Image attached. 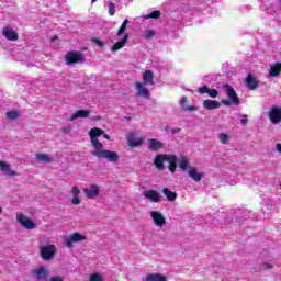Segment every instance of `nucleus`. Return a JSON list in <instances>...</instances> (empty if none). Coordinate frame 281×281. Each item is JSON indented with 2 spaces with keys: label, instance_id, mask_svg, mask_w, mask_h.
<instances>
[{
  "label": "nucleus",
  "instance_id": "11",
  "mask_svg": "<svg viewBox=\"0 0 281 281\" xmlns=\"http://www.w3.org/2000/svg\"><path fill=\"white\" fill-rule=\"evenodd\" d=\"M16 221L25 229H35L36 228V224L33 221H31L30 217H27L25 215H18Z\"/></svg>",
  "mask_w": 281,
  "mask_h": 281
},
{
  "label": "nucleus",
  "instance_id": "25",
  "mask_svg": "<svg viewBox=\"0 0 281 281\" xmlns=\"http://www.w3.org/2000/svg\"><path fill=\"white\" fill-rule=\"evenodd\" d=\"M144 281H168V277L160 273H150L145 277Z\"/></svg>",
  "mask_w": 281,
  "mask_h": 281
},
{
  "label": "nucleus",
  "instance_id": "32",
  "mask_svg": "<svg viewBox=\"0 0 281 281\" xmlns=\"http://www.w3.org/2000/svg\"><path fill=\"white\" fill-rule=\"evenodd\" d=\"M20 115H21V113H19V111H16V110L7 112L8 120H16V117H19Z\"/></svg>",
  "mask_w": 281,
  "mask_h": 281
},
{
  "label": "nucleus",
  "instance_id": "29",
  "mask_svg": "<svg viewBox=\"0 0 281 281\" xmlns=\"http://www.w3.org/2000/svg\"><path fill=\"white\" fill-rule=\"evenodd\" d=\"M162 194H165V196H166V199H168V201H175L177 199V193L172 192L168 188H165L162 190Z\"/></svg>",
  "mask_w": 281,
  "mask_h": 281
},
{
  "label": "nucleus",
  "instance_id": "42",
  "mask_svg": "<svg viewBox=\"0 0 281 281\" xmlns=\"http://www.w3.org/2000/svg\"><path fill=\"white\" fill-rule=\"evenodd\" d=\"M240 122H241L243 126H245V125L249 122V119H247V115H246V114H244V115L241 116Z\"/></svg>",
  "mask_w": 281,
  "mask_h": 281
},
{
  "label": "nucleus",
  "instance_id": "27",
  "mask_svg": "<svg viewBox=\"0 0 281 281\" xmlns=\"http://www.w3.org/2000/svg\"><path fill=\"white\" fill-rule=\"evenodd\" d=\"M36 159L40 164H52V158L47 154H37Z\"/></svg>",
  "mask_w": 281,
  "mask_h": 281
},
{
  "label": "nucleus",
  "instance_id": "1",
  "mask_svg": "<svg viewBox=\"0 0 281 281\" xmlns=\"http://www.w3.org/2000/svg\"><path fill=\"white\" fill-rule=\"evenodd\" d=\"M89 135L91 145L94 148V151L92 153L94 157H98V159H106V161H110L111 164H117V161H120V155L115 151L104 149V145L98 139V137L104 135V130L100 127L91 128Z\"/></svg>",
  "mask_w": 281,
  "mask_h": 281
},
{
  "label": "nucleus",
  "instance_id": "8",
  "mask_svg": "<svg viewBox=\"0 0 281 281\" xmlns=\"http://www.w3.org/2000/svg\"><path fill=\"white\" fill-rule=\"evenodd\" d=\"M268 117L272 124L281 123V106H272L268 112Z\"/></svg>",
  "mask_w": 281,
  "mask_h": 281
},
{
  "label": "nucleus",
  "instance_id": "26",
  "mask_svg": "<svg viewBox=\"0 0 281 281\" xmlns=\"http://www.w3.org/2000/svg\"><path fill=\"white\" fill-rule=\"evenodd\" d=\"M153 79H154L153 71L146 70L143 75L144 85H154Z\"/></svg>",
  "mask_w": 281,
  "mask_h": 281
},
{
  "label": "nucleus",
  "instance_id": "45",
  "mask_svg": "<svg viewBox=\"0 0 281 281\" xmlns=\"http://www.w3.org/2000/svg\"><path fill=\"white\" fill-rule=\"evenodd\" d=\"M3 214V209L0 206V216Z\"/></svg>",
  "mask_w": 281,
  "mask_h": 281
},
{
  "label": "nucleus",
  "instance_id": "13",
  "mask_svg": "<svg viewBox=\"0 0 281 281\" xmlns=\"http://www.w3.org/2000/svg\"><path fill=\"white\" fill-rule=\"evenodd\" d=\"M127 144L131 148H137L144 144V137H137L135 134H130L127 136Z\"/></svg>",
  "mask_w": 281,
  "mask_h": 281
},
{
  "label": "nucleus",
  "instance_id": "10",
  "mask_svg": "<svg viewBox=\"0 0 281 281\" xmlns=\"http://www.w3.org/2000/svg\"><path fill=\"white\" fill-rule=\"evenodd\" d=\"M83 194L87 199H95L97 196H100V186L91 184L90 187L85 188Z\"/></svg>",
  "mask_w": 281,
  "mask_h": 281
},
{
  "label": "nucleus",
  "instance_id": "43",
  "mask_svg": "<svg viewBox=\"0 0 281 281\" xmlns=\"http://www.w3.org/2000/svg\"><path fill=\"white\" fill-rule=\"evenodd\" d=\"M276 150L281 154V143H277Z\"/></svg>",
  "mask_w": 281,
  "mask_h": 281
},
{
  "label": "nucleus",
  "instance_id": "20",
  "mask_svg": "<svg viewBox=\"0 0 281 281\" xmlns=\"http://www.w3.org/2000/svg\"><path fill=\"white\" fill-rule=\"evenodd\" d=\"M0 170L3 175H7V177H16V171L12 170L10 164L5 161H0Z\"/></svg>",
  "mask_w": 281,
  "mask_h": 281
},
{
  "label": "nucleus",
  "instance_id": "18",
  "mask_svg": "<svg viewBox=\"0 0 281 281\" xmlns=\"http://www.w3.org/2000/svg\"><path fill=\"white\" fill-rule=\"evenodd\" d=\"M246 87H248V89H250V91H256V89H258V79L252 76V75H248L246 77L245 80Z\"/></svg>",
  "mask_w": 281,
  "mask_h": 281
},
{
  "label": "nucleus",
  "instance_id": "4",
  "mask_svg": "<svg viewBox=\"0 0 281 281\" xmlns=\"http://www.w3.org/2000/svg\"><path fill=\"white\" fill-rule=\"evenodd\" d=\"M49 268L41 266L33 270V278L36 281H49Z\"/></svg>",
  "mask_w": 281,
  "mask_h": 281
},
{
  "label": "nucleus",
  "instance_id": "33",
  "mask_svg": "<svg viewBox=\"0 0 281 281\" xmlns=\"http://www.w3.org/2000/svg\"><path fill=\"white\" fill-rule=\"evenodd\" d=\"M126 25H128V20H125V21L121 24V26H120V29H119V31H117V36H119V38L122 36V34H124V33L126 32Z\"/></svg>",
  "mask_w": 281,
  "mask_h": 281
},
{
  "label": "nucleus",
  "instance_id": "5",
  "mask_svg": "<svg viewBox=\"0 0 281 281\" xmlns=\"http://www.w3.org/2000/svg\"><path fill=\"white\" fill-rule=\"evenodd\" d=\"M82 240H87L86 235L80 233H72L65 238V245L68 249H74V243H82Z\"/></svg>",
  "mask_w": 281,
  "mask_h": 281
},
{
  "label": "nucleus",
  "instance_id": "14",
  "mask_svg": "<svg viewBox=\"0 0 281 281\" xmlns=\"http://www.w3.org/2000/svg\"><path fill=\"white\" fill-rule=\"evenodd\" d=\"M145 199L153 201V203H159L161 201V194L155 190H147L144 192Z\"/></svg>",
  "mask_w": 281,
  "mask_h": 281
},
{
  "label": "nucleus",
  "instance_id": "17",
  "mask_svg": "<svg viewBox=\"0 0 281 281\" xmlns=\"http://www.w3.org/2000/svg\"><path fill=\"white\" fill-rule=\"evenodd\" d=\"M135 87H136L137 95H139V98H150V92L148 91V88L144 86V83L137 81L135 83Z\"/></svg>",
  "mask_w": 281,
  "mask_h": 281
},
{
  "label": "nucleus",
  "instance_id": "9",
  "mask_svg": "<svg viewBox=\"0 0 281 281\" xmlns=\"http://www.w3.org/2000/svg\"><path fill=\"white\" fill-rule=\"evenodd\" d=\"M67 65H76V63H82V54L80 52H69L66 55Z\"/></svg>",
  "mask_w": 281,
  "mask_h": 281
},
{
  "label": "nucleus",
  "instance_id": "34",
  "mask_svg": "<svg viewBox=\"0 0 281 281\" xmlns=\"http://www.w3.org/2000/svg\"><path fill=\"white\" fill-rule=\"evenodd\" d=\"M269 269H273V265L269 263V262H262L260 263L258 270L259 271H267Z\"/></svg>",
  "mask_w": 281,
  "mask_h": 281
},
{
  "label": "nucleus",
  "instance_id": "3",
  "mask_svg": "<svg viewBox=\"0 0 281 281\" xmlns=\"http://www.w3.org/2000/svg\"><path fill=\"white\" fill-rule=\"evenodd\" d=\"M223 91H225L227 99H223L222 100V104H224V106H232V104L234 106H238L240 104V98H238V93H236V90H234V88L229 85H224L222 87Z\"/></svg>",
  "mask_w": 281,
  "mask_h": 281
},
{
  "label": "nucleus",
  "instance_id": "22",
  "mask_svg": "<svg viewBox=\"0 0 281 281\" xmlns=\"http://www.w3.org/2000/svg\"><path fill=\"white\" fill-rule=\"evenodd\" d=\"M71 204L72 205H80V189L78 187H72L71 188Z\"/></svg>",
  "mask_w": 281,
  "mask_h": 281
},
{
  "label": "nucleus",
  "instance_id": "24",
  "mask_svg": "<svg viewBox=\"0 0 281 281\" xmlns=\"http://www.w3.org/2000/svg\"><path fill=\"white\" fill-rule=\"evenodd\" d=\"M126 43H128V34L127 33H125L123 35L122 40H120L112 46V52H120V49H122V47H124L126 45Z\"/></svg>",
  "mask_w": 281,
  "mask_h": 281
},
{
  "label": "nucleus",
  "instance_id": "16",
  "mask_svg": "<svg viewBox=\"0 0 281 281\" xmlns=\"http://www.w3.org/2000/svg\"><path fill=\"white\" fill-rule=\"evenodd\" d=\"M188 176L190 177V179H192V181H195L196 183H199V181L203 179V172H199V169H196V167H190L188 170Z\"/></svg>",
  "mask_w": 281,
  "mask_h": 281
},
{
  "label": "nucleus",
  "instance_id": "39",
  "mask_svg": "<svg viewBox=\"0 0 281 281\" xmlns=\"http://www.w3.org/2000/svg\"><path fill=\"white\" fill-rule=\"evenodd\" d=\"M210 98H218V90L216 89H210L209 90Z\"/></svg>",
  "mask_w": 281,
  "mask_h": 281
},
{
  "label": "nucleus",
  "instance_id": "38",
  "mask_svg": "<svg viewBox=\"0 0 281 281\" xmlns=\"http://www.w3.org/2000/svg\"><path fill=\"white\" fill-rule=\"evenodd\" d=\"M198 93H201V95H204V93H210V88L207 86H203L199 88Z\"/></svg>",
  "mask_w": 281,
  "mask_h": 281
},
{
  "label": "nucleus",
  "instance_id": "36",
  "mask_svg": "<svg viewBox=\"0 0 281 281\" xmlns=\"http://www.w3.org/2000/svg\"><path fill=\"white\" fill-rule=\"evenodd\" d=\"M89 281H104V277H102L100 273H93L90 276Z\"/></svg>",
  "mask_w": 281,
  "mask_h": 281
},
{
  "label": "nucleus",
  "instance_id": "28",
  "mask_svg": "<svg viewBox=\"0 0 281 281\" xmlns=\"http://www.w3.org/2000/svg\"><path fill=\"white\" fill-rule=\"evenodd\" d=\"M180 104L182 105L183 111H196V108L193 105H186L188 99L186 97H181Z\"/></svg>",
  "mask_w": 281,
  "mask_h": 281
},
{
  "label": "nucleus",
  "instance_id": "23",
  "mask_svg": "<svg viewBox=\"0 0 281 281\" xmlns=\"http://www.w3.org/2000/svg\"><path fill=\"white\" fill-rule=\"evenodd\" d=\"M89 115H91V111L78 110L70 116V122H74L75 120H78V119L89 117Z\"/></svg>",
  "mask_w": 281,
  "mask_h": 281
},
{
  "label": "nucleus",
  "instance_id": "21",
  "mask_svg": "<svg viewBox=\"0 0 281 281\" xmlns=\"http://www.w3.org/2000/svg\"><path fill=\"white\" fill-rule=\"evenodd\" d=\"M268 71L270 78H278L281 74V63L271 64Z\"/></svg>",
  "mask_w": 281,
  "mask_h": 281
},
{
  "label": "nucleus",
  "instance_id": "46",
  "mask_svg": "<svg viewBox=\"0 0 281 281\" xmlns=\"http://www.w3.org/2000/svg\"><path fill=\"white\" fill-rule=\"evenodd\" d=\"M56 38H58V37H52V41H56Z\"/></svg>",
  "mask_w": 281,
  "mask_h": 281
},
{
  "label": "nucleus",
  "instance_id": "7",
  "mask_svg": "<svg viewBox=\"0 0 281 281\" xmlns=\"http://www.w3.org/2000/svg\"><path fill=\"white\" fill-rule=\"evenodd\" d=\"M149 216L156 227L161 228L166 225V216H164V213L159 211H150Z\"/></svg>",
  "mask_w": 281,
  "mask_h": 281
},
{
  "label": "nucleus",
  "instance_id": "15",
  "mask_svg": "<svg viewBox=\"0 0 281 281\" xmlns=\"http://www.w3.org/2000/svg\"><path fill=\"white\" fill-rule=\"evenodd\" d=\"M202 106L206 111H214V109H221V102L216 100L206 99L203 101Z\"/></svg>",
  "mask_w": 281,
  "mask_h": 281
},
{
  "label": "nucleus",
  "instance_id": "44",
  "mask_svg": "<svg viewBox=\"0 0 281 281\" xmlns=\"http://www.w3.org/2000/svg\"><path fill=\"white\" fill-rule=\"evenodd\" d=\"M101 135H103L104 139H111V137L109 136V134H104V131H103V134H101Z\"/></svg>",
  "mask_w": 281,
  "mask_h": 281
},
{
  "label": "nucleus",
  "instance_id": "2",
  "mask_svg": "<svg viewBox=\"0 0 281 281\" xmlns=\"http://www.w3.org/2000/svg\"><path fill=\"white\" fill-rule=\"evenodd\" d=\"M165 164H169V170L172 173L177 171V164L182 172H188L190 168H192V166H190V157L188 156L177 157L176 155L170 154H159L154 159V166H156L158 170H164Z\"/></svg>",
  "mask_w": 281,
  "mask_h": 281
},
{
  "label": "nucleus",
  "instance_id": "41",
  "mask_svg": "<svg viewBox=\"0 0 281 281\" xmlns=\"http://www.w3.org/2000/svg\"><path fill=\"white\" fill-rule=\"evenodd\" d=\"M92 41H93V43H95V45H98L99 47H104V42H102V41H100V40H98V38H93Z\"/></svg>",
  "mask_w": 281,
  "mask_h": 281
},
{
  "label": "nucleus",
  "instance_id": "31",
  "mask_svg": "<svg viewBox=\"0 0 281 281\" xmlns=\"http://www.w3.org/2000/svg\"><path fill=\"white\" fill-rule=\"evenodd\" d=\"M161 16V11H153L149 14L143 15V19L148 20V19H159Z\"/></svg>",
  "mask_w": 281,
  "mask_h": 281
},
{
  "label": "nucleus",
  "instance_id": "30",
  "mask_svg": "<svg viewBox=\"0 0 281 281\" xmlns=\"http://www.w3.org/2000/svg\"><path fill=\"white\" fill-rule=\"evenodd\" d=\"M218 139H220L221 144H229V139H232V136L226 133H221L218 135Z\"/></svg>",
  "mask_w": 281,
  "mask_h": 281
},
{
  "label": "nucleus",
  "instance_id": "12",
  "mask_svg": "<svg viewBox=\"0 0 281 281\" xmlns=\"http://www.w3.org/2000/svg\"><path fill=\"white\" fill-rule=\"evenodd\" d=\"M2 35L7 41H19V33L12 26H4L2 29Z\"/></svg>",
  "mask_w": 281,
  "mask_h": 281
},
{
  "label": "nucleus",
  "instance_id": "35",
  "mask_svg": "<svg viewBox=\"0 0 281 281\" xmlns=\"http://www.w3.org/2000/svg\"><path fill=\"white\" fill-rule=\"evenodd\" d=\"M108 8H109V14L110 16H115V3L113 2H108Z\"/></svg>",
  "mask_w": 281,
  "mask_h": 281
},
{
  "label": "nucleus",
  "instance_id": "19",
  "mask_svg": "<svg viewBox=\"0 0 281 281\" xmlns=\"http://www.w3.org/2000/svg\"><path fill=\"white\" fill-rule=\"evenodd\" d=\"M148 148L149 150H151L153 153H157V150H161V148H164V143H161L159 139L157 138H150L148 140Z\"/></svg>",
  "mask_w": 281,
  "mask_h": 281
},
{
  "label": "nucleus",
  "instance_id": "6",
  "mask_svg": "<svg viewBox=\"0 0 281 281\" xmlns=\"http://www.w3.org/2000/svg\"><path fill=\"white\" fill-rule=\"evenodd\" d=\"M56 245H46L41 248V256L43 260H52L56 256Z\"/></svg>",
  "mask_w": 281,
  "mask_h": 281
},
{
  "label": "nucleus",
  "instance_id": "40",
  "mask_svg": "<svg viewBox=\"0 0 281 281\" xmlns=\"http://www.w3.org/2000/svg\"><path fill=\"white\" fill-rule=\"evenodd\" d=\"M48 281H65V277L63 276L50 277Z\"/></svg>",
  "mask_w": 281,
  "mask_h": 281
},
{
  "label": "nucleus",
  "instance_id": "37",
  "mask_svg": "<svg viewBox=\"0 0 281 281\" xmlns=\"http://www.w3.org/2000/svg\"><path fill=\"white\" fill-rule=\"evenodd\" d=\"M153 36H155V31H153V30H146L143 33L144 38H153Z\"/></svg>",
  "mask_w": 281,
  "mask_h": 281
}]
</instances>
